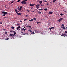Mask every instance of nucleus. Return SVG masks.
I'll list each match as a JSON object with an SVG mask.
<instances>
[{"instance_id":"nucleus-1","label":"nucleus","mask_w":67,"mask_h":67,"mask_svg":"<svg viewBox=\"0 0 67 67\" xmlns=\"http://www.w3.org/2000/svg\"><path fill=\"white\" fill-rule=\"evenodd\" d=\"M5 14H7V12H2V15L3 16H4L5 15Z\"/></svg>"},{"instance_id":"nucleus-2","label":"nucleus","mask_w":67,"mask_h":67,"mask_svg":"<svg viewBox=\"0 0 67 67\" xmlns=\"http://www.w3.org/2000/svg\"><path fill=\"white\" fill-rule=\"evenodd\" d=\"M61 36H64V37H65V36H66V37H67V34H63L61 35Z\"/></svg>"},{"instance_id":"nucleus-3","label":"nucleus","mask_w":67,"mask_h":67,"mask_svg":"<svg viewBox=\"0 0 67 67\" xmlns=\"http://www.w3.org/2000/svg\"><path fill=\"white\" fill-rule=\"evenodd\" d=\"M63 18H60L58 20V21L59 22H61L62 20H63Z\"/></svg>"},{"instance_id":"nucleus-4","label":"nucleus","mask_w":67,"mask_h":67,"mask_svg":"<svg viewBox=\"0 0 67 67\" xmlns=\"http://www.w3.org/2000/svg\"><path fill=\"white\" fill-rule=\"evenodd\" d=\"M53 12H51L50 11L49 12V13L50 14H53Z\"/></svg>"},{"instance_id":"nucleus-5","label":"nucleus","mask_w":67,"mask_h":67,"mask_svg":"<svg viewBox=\"0 0 67 67\" xmlns=\"http://www.w3.org/2000/svg\"><path fill=\"white\" fill-rule=\"evenodd\" d=\"M42 2L43 1H39V3L40 4H42Z\"/></svg>"},{"instance_id":"nucleus-6","label":"nucleus","mask_w":67,"mask_h":67,"mask_svg":"<svg viewBox=\"0 0 67 67\" xmlns=\"http://www.w3.org/2000/svg\"><path fill=\"white\" fill-rule=\"evenodd\" d=\"M22 8V6H20L19 8V11H21Z\"/></svg>"},{"instance_id":"nucleus-7","label":"nucleus","mask_w":67,"mask_h":67,"mask_svg":"<svg viewBox=\"0 0 67 67\" xmlns=\"http://www.w3.org/2000/svg\"><path fill=\"white\" fill-rule=\"evenodd\" d=\"M53 28H54V27H52L50 28H49V29H50V31H51V30H52V29H53Z\"/></svg>"},{"instance_id":"nucleus-8","label":"nucleus","mask_w":67,"mask_h":67,"mask_svg":"<svg viewBox=\"0 0 67 67\" xmlns=\"http://www.w3.org/2000/svg\"><path fill=\"white\" fill-rule=\"evenodd\" d=\"M30 6H34V5H35V4H30Z\"/></svg>"},{"instance_id":"nucleus-9","label":"nucleus","mask_w":67,"mask_h":67,"mask_svg":"<svg viewBox=\"0 0 67 67\" xmlns=\"http://www.w3.org/2000/svg\"><path fill=\"white\" fill-rule=\"evenodd\" d=\"M10 36L12 37L14 36V35H13V34H10Z\"/></svg>"},{"instance_id":"nucleus-10","label":"nucleus","mask_w":67,"mask_h":67,"mask_svg":"<svg viewBox=\"0 0 67 67\" xmlns=\"http://www.w3.org/2000/svg\"><path fill=\"white\" fill-rule=\"evenodd\" d=\"M13 32L14 33V35H15V34H16V32H15V31H13Z\"/></svg>"},{"instance_id":"nucleus-11","label":"nucleus","mask_w":67,"mask_h":67,"mask_svg":"<svg viewBox=\"0 0 67 67\" xmlns=\"http://www.w3.org/2000/svg\"><path fill=\"white\" fill-rule=\"evenodd\" d=\"M36 8L37 9H38L39 8V7H38L37 5H36Z\"/></svg>"},{"instance_id":"nucleus-12","label":"nucleus","mask_w":67,"mask_h":67,"mask_svg":"<svg viewBox=\"0 0 67 67\" xmlns=\"http://www.w3.org/2000/svg\"><path fill=\"white\" fill-rule=\"evenodd\" d=\"M17 15H21V13H17Z\"/></svg>"},{"instance_id":"nucleus-13","label":"nucleus","mask_w":67,"mask_h":67,"mask_svg":"<svg viewBox=\"0 0 67 67\" xmlns=\"http://www.w3.org/2000/svg\"><path fill=\"white\" fill-rule=\"evenodd\" d=\"M15 11L16 12V13H18V11L17 10V9H15Z\"/></svg>"},{"instance_id":"nucleus-14","label":"nucleus","mask_w":67,"mask_h":67,"mask_svg":"<svg viewBox=\"0 0 67 67\" xmlns=\"http://www.w3.org/2000/svg\"><path fill=\"white\" fill-rule=\"evenodd\" d=\"M24 1V0L23 1L21 2L22 4H23V3H24V2H25V1Z\"/></svg>"},{"instance_id":"nucleus-15","label":"nucleus","mask_w":67,"mask_h":67,"mask_svg":"<svg viewBox=\"0 0 67 67\" xmlns=\"http://www.w3.org/2000/svg\"><path fill=\"white\" fill-rule=\"evenodd\" d=\"M56 1V0H53V3H55Z\"/></svg>"},{"instance_id":"nucleus-16","label":"nucleus","mask_w":67,"mask_h":67,"mask_svg":"<svg viewBox=\"0 0 67 67\" xmlns=\"http://www.w3.org/2000/svg\"><path fill=\"white\" fill-rule=\"evenodd\" d=\"M33 21V19H32L31 20H29V21Z\"/></svg>"},{"instance_id":"nucleus-17","label":"nucleus","mask_w":67,"mask_h":67,"mask_svg":"<svg viewBox=\"0 0 67 67\" xmlns=\"http://www.w3.org/2000/svg\"><path fill=\"white\" fill-rule=\"evenodd\" d=\"M60 15H61V16H63V15H64V14H63L62 13H61V14H60Z\"/></svg>"},{"instance_id":"nucleus-18","label":"nucleus","mask_w":67,"mask_h":67,"mask_svg":"<svg viewBox=\"0 0 67 67\" xmlns=\"http://www.w3.org/2000/svg\"><path fill=\"white\" fill-rule=\"evenodd\" d=\"M62 29H66V28L65 27H62Z\"/></svg>"},{"instance_id":"nucleus-19","label":"nucleus","mask_w":67,"mask_h":67,"mask_svg":"<svg viewBox=\"0 0 67 67\" xmlns=\"http://www.w3.org/2000/svg\"><path fill=\"white\" fill-rule=\"evenodd\" d=\"M14 2V1H13L12 2L10 3V4H12V3Z\"/></svg>"},{"instance_id":"nucleus-20","label":"nucleus","mask_w":67,"mask_h":67,"mask_svg":"<svg viewBox=\"0 0 67 67\" xmlns=\"http://www.w3.org/2000/svg\"><path fill=\"white\" fill-rule=\"evenodd\" d=\"M44 10H45V11H47V8L44 9Z\"/></svg>"},{"instance_id":"nucleus-21","label":"nucleus","mask_w":67,"mask_h":67,"mask_svg":"<svg viewBox=\"0 0 67 67\" xmlns=\"http://www.w3.org/2000/svg\"><path fill=\"white\" fill-rule=\"evenodd\" d=\"M26 4V2H24V3L23 4Z\"/></svg>"},{"instance_id":"nucleus-22","label":"nucleus","mask_w":67,"mask_h":67,"mask_svg":"<svg viewBox=\"0 0 67 67\" xmlns=\"http://www.w3.org/2000/svg\"><path fill=\"white\" fill-rule=\"evenodd\" d=\"M47 5H49V4L48 3V2H47Z\"/></svg>"},{"instance_id":"nucleus-23","label":"nucleus","mask_w":67,"mask_h":67,"mask_svg":"<svg viewBox=\"0 0 67 67\" xmlns=\"http://www.w3.org/2000/svg\"><path fill=\"white\" fill-rule=\"evenodd\" d=\"M12 29H13V30L14 29V27L13 26L12 27Z\"/></svg>"},{"instance_id":"nucleus-24","label":"nucleus","mask_w":67,"mask_h":67,"mask_svg":"<svg viewBox=\"0 0 67 67\" xmlns=\"http://www.w3.org/2000/svg\"><path fill=\"white\" fill-rule=\"evenodd\" d=\"M21 0H18L17 1V2H20V1H21Z\"/></svg>"},{"instance_id":"nucleus-25","label":"nucleus","mask_w":67,"mask_h":67,"mask_svg":"<svg viewBox=\"0 0 67 67\" xmlns=\"http://www.w3.org/2000/svg\"><path fill=\"white\" fill-rule=\"evenodd\" d=\"M39 10L40 11V10H41V11H42L43 10V9H42V8L40 9Z\"/></svg>"},{"instance_id":"nucleus-26","label":"nucleus","mask_w":67,"mask_h":67,"mask_svg":"<svg viewBox=\"0 0 67 67\" xmlns=\"http://www.w3.org/2000/svg\"><path fill=\"white\" fill-rule=\"evenodd\" d=\"M19 28L18 27H17L16 28V30L19 31Z\"/></svg>"},{"instance_id":"nucleus-27","label":"nucleus","mask_w":67,"mask_h":67,"mask_svg":"<svg viewBox=\"0 0 67 67\" xmlns=\"http://www.w3.org/2000/svg\"><path fill=\"white\" fill-rule=\"evenodd\" d=\"M38 13H39V14H41V12H38Z\"/></svg>"},{"instance_id":"nucleus-28","label":"nucleus","mask_w":67,"mask_h":67,"mask_svg":"<svg viewBox=\"0 0 67 67\" xmlns=\"http://www.w3.org/2000/svg\"><path fill=\"white\" fill-rule=\"evenodd\" d=\"M31 34H35V33H34V32H32V33H31Z\"/></svg>"},{"instance_id":"nucleus-29","label":"nucleus","mask_w":67,"mask_h":67,"mask_svg":"<svg viewBox=\"0 0 67 67\" xmlns=\"http://www.w3.org/2000/svg\"><path fill=\"white\" fill-rule=\"evenodd\" d=\"M18 9V10H19L20 9V7H18L17 8Z\"/></svg>"},{"instance_id":"nucleus-30","label":"nucleus","mask_w":67,"mask_h":67,"mask_svg":"<svg viewBox=\"0 0 67 67\" xmlns=\"http://www.w3.org/2000/svg\"><path fill=\"white\" fill-rule=\"evenodd\" d=\"M33 19L34 20H36V18H33Z\"/></svg>"},{"instance_id":"nucleus-31","label":"nucleus","mask_w":67,"mask_h":67,"mask_svg":"<svg viewBox=\"0 0 67 67\" xmlns=\"http://www.w3.org/2000/svg\"><path fill=\"white\" fill-rule=\"evenodd\" d=\"M9 40V38H7L6 39V40Z\"/></svg>"},{"instance_id":"nucleus-32","label":"nucleus","mask_w":67,"mask_h":67,"mask_svg":"<svg viewBox=\"0 0 67 67\" xmlns=\"http://www.w3.org/2000/svg\"><path fill=\"white\" fill-rule=\"evenodd\" d=\"M40 4H37V5L38 6H40Z\"/></svg>"},{"instance_id":"nucleus-33","label":"nucleus","mask_w":67,"mask_h":67,"mask_svg":"<svg viewBox=\"0 0 67 67\" xmlns=\"http://www.w3.org/2000/svg\"><path fill=\"white\" fill-rule=\"evenodd\" d=\"M16 25H20V24H17Z\"/></svg>"},{"instance_id":"nucleus-34","label":"nucleus","mask_w":67,"mask_h":67,"mask_svg":"<svg viewBox=\"0 0 67 67\" xmlns=\"http://www.w3.org/2000/svg\"><path fill=\"white\" fill-rule=\"evenodd\" d=\"M18 27L19 29V28H21V27L20 26H19Z\"/></svg>"},{"instance_id":"nucleus-35","label":"nucleus","mask_w":67,"mask_h":67,"mask_svg":"<svg viewBox=\"0 0 67 67\" xmlns=\"http://www.w3.org/2000/svg\"><path fill=\"white\" fill-rule=\"evenodd\" d=\"M26 20H27V19H24V21H26Z\"/></svg>"},{"instance_id":"nucleus-36","label":"nucleus","mask_w":67,"mask_h":67,"mask_svg":"<svg viewBox=\"0 0 67 67\" xmlns=\"http://www.w3.org/2000/svg\"><path fill=\"white\" fill-rule=\"evenodd\" d=\"M40 5H41V6H44V5H42V4H41Z\"/></svg>"},{"instance_id":"nucleus-37","label":"nucleus","mask_w":67,"mask_h":67,"mask_svg":"<svg viewBox=\"0 0 67 67\" xmlns=\"http://www.w3.org/2000/svg\"><path fill=\"white\" fill-rule=\"evenodd\" d=\"M40 22H37V24H38V23H40Z\"/></svg>"},{"instance_id":"nucleus-38","label":"nucleus","mask_w":67,"mask_h":67,"mask_svg":"<svg viewBox=\"0 0 67 67\" xmlns=\"http://www.w3.org/2000/svg\"><path fill=\"white\" fill-rule=\"evenodd\" d=\"M44 2H47V1H44Z\"/></svg>"},{"instance_id":"nucleus-39","label":"nucleus","mask_w":67,"mask_h":67,"mask_svg":"<svg viewBox=\"0 0 67 67\" xmlns=\"http://www.w3.org/2000/svg\"><path fill=\"white\" fill-rule=\"evenodd\" d=\"M24 0V1H25H25H27V0Z\"/></svg>"},{"instance_id":"nucleus-40","label":"nucleus","mask_w":67,"mask_h":67,"mask_svg":"<svg viewBox=\"0 0 67 67\" xmlns=\"http://www.w3.org/2000/svg\"><path fill=\"white\" fill-rule=\"evenodd\" d=\"M2 24V23H0V24Z\"/></svg>"},{"instance_id":"nucleus-41","label":"nucleus","mask_w":67,"mask_h":67,"mask_svg":"<svg viewBox=\"0 0 67 67\" xmlns=\"http://www.w3.org/2000/svg\"><path fill=\"white\" fill-rule=\"evenodd\" d=\"M22 30H24V28H23L22 29H21Z\"/></svg>"},{"instance_id":"nucleus-42","label":"nucleus","mask_w":67,"mask_h":67,"mask_svg":"<svg viewBox=\"0 0 67 67\" xmlns=\"http://www.w3.org/2000/svg\"><path fill=\"white\" fill-rule=\"evenodd\" d=\"M65 33H67V31H65Z\"/></svg>"},{"instance_id":"nucleus-43","label":"nucleus","mask_w":67,"mask_h":67,"mask_svg":"<svg viewBox=\"0 0 67 67\" xmlns=\"http://www.w3.org/2000/svg\"><path fill=\"white\" fill-rule=\"evenodd\" d=\"M27 25V24H26V25H25V26H26Z\"/></svg>"},{"instance_id":"nucleus-44","label":"nucleus","mask_w":67,"mask_h":67,"mask_svg":"<svg viewBox=\"0 0 67 67\" xmlns=\"http://www.w3.org/2000/svg\"><path fill=\"white\" fill-rule=\"evenodd\" d=\"M62 26H64V24H62Z\"/></svg>"},{"instance_id":"nucleus-45","label":"nucleus","mask_w":67,"mask_h":67,"mask_svg":"<svg viewBox=\"0 0 67 67\" xmlns=\"http://www.w3.org/2000/svg\"><path fill=\"white\" fill-rule=\"evenodd\" d=\"M34 11H35V10H34V11H32V12H34Z\"/></svg>"},{"instance_id":"nucleus-46","label":"nucleus","mask_w":67,"mask_h":67,"mask_svg":"<svg viewBox=\"0 0 67 67\" xmlns=\"http://www.w3.org/2000/svg\"><path fill=\"white\" fill-rule=\"evenodd\" d=\"M26 30V29H24V31H25Z\"/></svg>"},{"instance_id":"nucleus-47","label":"nucleus","mask_w":67,"mask_h":67,"mask_svg":"<svg viewBox=\"0 0 67 67\" xmlns=\"http://www.w3.org/2000/svg\"><path fill=\"white\" fill-rule=\"evenodd\" d=\"M20 22H22V21H21V20H20Z\"/></svg>"},{"instance_id":"nucleus-48","label":"nucleus","mask_w":67,"mask_h":67,"mask_svg":"<svg viewBox=\"0 0 67 67\" xmlns=\"http://www.w3.org/2000/svg\"><path fill=\"white\" fill-rule=\"evenodd\" d=\"M5 34H7V32H5Z\"/></svg>"},{"instance_id":"nucleus-49","label":"nucleus","mask_w":67,"mask_h":67,"mask_svg":"<svg viewBox=\"0 0 67 67\" xmlns=\"http://www.w3.org/2000/svg\"><path fill=\"white\" fill-rule=\"evenodd\" d=\"M27 12H30V11L29 10H27Z\"/></svg>"},{"instance_id":"nucleus-50","label":"nucleus","mask_w":67,"mask_h":67,"mask_svg":"<svg viewBox=\"0 0 67 67\" xmlns=\"http://www.w3.org/2000/svg\"><path fill=\"white\" fill-rule=\"evenodd\" d=\"M25 16H26V17H27V15H26Z\"/></svg>"},{"instance_id":"nucleus-51","label":"nucleus","mask_w":67,"mask_h":67,"mask_svg":"<svg viewBox=\"0 0 67 67\" xmlns=\"http://www.w3.org/2000/svg\"><path fill=\"white\" fill-rule=\"evenodd\" d=\"M30 32L31 33L32 32V31H31V30H30Z\"/></svg>"},{"instance_id":"nucleus-52","label":"nucleus","mask_w":67,"mask_h":67,"mask_svg":"<svg viewBox=\"0 0 67 67\" xmlns=\"http://www.w3.org/2000/svg\"><path fill=\"white\" fill-rule=\"evenodd\" d=\"M27 27H29V26H27Z\"/></svg>"},{"instance_id":"nucleus-53","label":"nucleus","mask_w":67,"mask_h":67,"mask_svg":"<svg viewBox=\"0 0 67 67\" xmlns=\"http://www.w3.org/2000/svg\"><path fill=\"white\" fill-rule=\"evenodd\" d=\"M26 34H24V35H25Z\"/></svg>"},{"instance_id":"nucleus-54","label":"nucleus","mask_w":67,"mask_h":67,"mask_svg":"<svg viewBox=\"0 0 67 67\" xmlns=\"http://www.w3.org/2000/svg\"><path fill=\"white\" fill-rule=\"evenodd\" d=\"M21 33H22V34L23 33V32H21Z\"/></svg>"},{"instance_id":"nucleus-55","label":"nucleus","mask_w":67,"mask_h":67,"mask_svg":"<svg viewBox=\"0 0 67 67\" xmlns=\"http://www.w3.org/2000/svg\"><path fill=\"white\" fill-rule=\"evenodd\" d=\"M29 27H31V26H29Z\"/></svg>"},{"instance_id":"nucleus-56","label":"nucleus","mask_w":67,"mask_h":67,"mask_svg":"<svg viewBox=\"0 0 67 67\" xmlns=\"http://www.w3.org/2000/svg\"><path fill=\"white\" fill-rule=\"evenodd\" d=\"M32 8H33V7H32L31 8V9H32Z\"/></svg>"},{"instance_id":"nucleus-57","label":"nucleus","mask_w":67,"mask_h":67,"mask_svg":"<svg viewBox=\"0 0 67 67\" xmlns=\"http://www.w3.org/2000/svg\"><path fill=\"white\" fill-rule=\"evenodd\" d=\"M3 31H5V29H3Z\"/></svg>"},{"instance_id":"nucleus-58","label":"nucleus","mask_w":67,"mask_h":67,"mask_svg":"<svg viewBox=\"0 0 67 67\" xmlns=\"http://www.w3.org/2000/svg\"><path fill=\"white\" fill-rule=\"evenodd\" d=\"M20 29H19V30H18V31H20Z\"/></svg>"},{"instance_id":"nucleus-59","label":"nucleus","mask_w":67,"mask_h":67,"mask_svg":"<svg viewBox=\"0 0 67 67\" xmlns=\"http://www.w3.org/2000/svg\"><path fill=\"white\" fill-rule=\"evenodd\" d=\"M4 18H6V17H4Z\"/></svg>"},{"instance_id":"nucleus-60","label":"nucleus","mask_w":67,"mask_h":67,"mask_svg":"<svg viewBox=\"0 0 67 67\" xmlns=\"http://www.w3.org/2000/svg\"><path fill=\"white\" fill-rule=\"evenodd\" d=\"M36 32V31H37L36 30H35Z\"/></svg>"},{"instance_id":"nucleus-61","label":"nucleus","mask_w":67,"mask_h":67,"mask_svg":"<svg viewBox=\"0 0 67 67\" xmlns=\"http://www.w3.org/2000/svg\"><path fill=\"white\" fill-rule=\"evenodd\" d=\"M5 7H6V5H5Z\"/></svg>"},{"instance_id":"nucleus-62","label":"nucleus","mask_w":67,"mask_h":67,"mask_svg":"<svg viewBox=\"0 0 67 67\" xmlns=\"http://www.w3.org/2000/svg\"><path fill=\"white\" fill-rule=\"evenodd\" d=\"M24 28H25V27H24Z\"/></svg>"},{"instance_id":"nucleus-63","label":"nucleus","mask_w":67,"mask_h":67,"mask_svg":"<svg viewBox=\"0 0 67 67\" xmlns=\"http://www.w3.org/2000/svg\"><path fill=\"white\" fill-rule=\"evenodd\" d=\"M66 29H67V27H66Z\"/></svg>"},{"instance_id":"nucleus-64","label":"nucleus","mask_w":67,"mask_h":67,"mask_svg":"<svg viewBox=\"0 0 67 67\" xmlns=\"http://www.w3.org/2000/svg\"><path fill=\"white\" fill-rule=\"evenodd\" d=\"M5 8H7V7H5Z\"/></svg>"}]
</instances>
